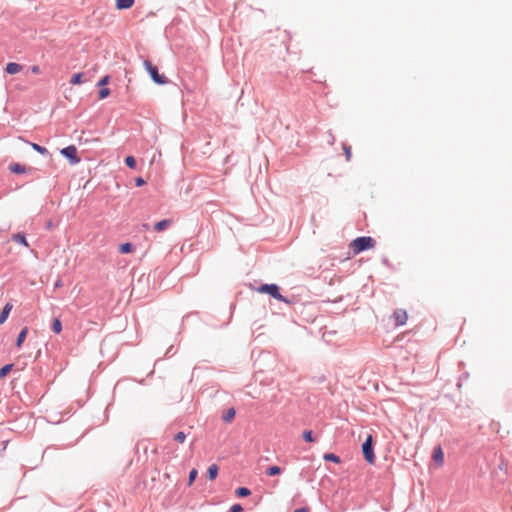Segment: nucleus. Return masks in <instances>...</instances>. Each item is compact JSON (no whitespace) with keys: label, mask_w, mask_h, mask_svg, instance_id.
I'll use <instances>...</instances> for the list:
<instances>
[{"label":"nucleus","mask_w":512,"mask_h":512,"mask_svg":"<svg viewBox=\"0 0 512 512\" xmlns=\"http://www.w3.org/2000/svg\"><path fill=\"white\" fill-rule=\"evenodd\" d=\"M375 243V240L370 236H360L354 239L350 246L354 254H359L363 251L373 248Z\"/></svg>","instance_id":"1"},{"label":"nucleus","mask_w":512,"mask_h":512,"mask_svg":"<svg viewBox=\"0 0 512 512\" xmlns=\"http://www.w3.org/2000/svg\"><path fill=\"white\" fill-rule=\"evenodd\" d=\"M258 292L263 293V294H268V295H270L272 298H274L276 300H279V301H282V302H285V303H290V300H288L287 297L283 296L280 293V288H279V286L277 284H274V283L262 284L258 288Z\"/></svg>","instance_id":"2"},{"label":"nucleus","mask_w":512,"mask_h":512,"mask_svg":"<svg viewBox=\"0 0 512 512\" xmlns=\"http://www.w3.org/2000/svg\"><path fill=\"white\" fill-rule=\"evenodd\" d=\"M144 66L154 83L164 85L168 82V79L159 73L157 66L153 65L149 60L144 61Z\"/></svg>","instance_id":"3"},{"label":"nucleus","mask_w":512,"mask_h":512,"mask_svg":"<svg viewBox=\"0 0 512 512\" xmlns=\"http://www.w3.org/2000/svg\"><path fill=\"white\" fill-rule=\"evenodd\" d=\"M362 454L367 463H369V464L375 463L374 445H373V438L371 435H368V437L362 444Z\"/></svg>","instance_id":"4"},{"label":"nucleus","mask_w":512,"mask_h":512,"mask_svg":"<svg viewBox=\"0 0 512 512\" xmlns=\"http://www.w3.org/2000/svg\"><path fill=\"white\" fill-rule=\"evenodd\" d=\"M60 153L72 165L78 164L81 160L80 157L78 156L77 148L74 145H69L67 147L62 148Z\"/></svg>","instance_id":"5"},{"label":"nucleus","mask_w":512,"mask_h":512,"mask_svg":"<svg viewBox=\"0 0 512 512\" xmlns=\"http://www.w3.org/2000/svg\"><path fill=\"white\" fill-rule=\"evenodd\" d=\"M393 318L396 326H402L407 322L408 316L405 310L397 309L393 313Z\"/></svg>","instance_id":"6"},{"label":"nucleus","mask_w":512,"mask_h":512,"mask_svg":"<svg viewBox=\"0 0 512 512\" xmlns=\"http://www.w3.org/2000/svg\"><path fill=\"white\" fill-rule=\"evenodd\" d=\"M432 459L435 461V463L439 466H441L444 462V452L440 445L436 446L432 453Z\"/></svg>","instance_id":"7"},{"label":"nucleus","mask_w":512,"mask_h":512,"mask_svg":"<svg viewBox=\"0 0 512 512\" xmlns=\"http://www.w3.org/2000/svg\"><path fill=\"white\" fill-rule=\"evenodd\" d=\"M12 308H13V304L11 302H7L4 305L2 311L0 312V325L4 324L6 322Z\"/></svg>","instance_id":"8"},{"label":"nucleus","mask_w":512,"mask_h":512,"mask_svg":"<svg viewBox=\"0 0 512 512\" xmlns=\"http://www.w3.org/2000/svg\"><path fill=\"white\" fill-rule=\"evenodd\" d=\"M23 69V66L18 64V63H15V62H9L6 67H5V71L6 73L10 74V75H14V74H17L19 73L21 70Z\"/></svg>","instance_id":"9"},{"label":"nucleus","mask_w":512,"mask_h":512,"mask_svg":"<svg viewBox=\"0 0 512 512\" xmlns=\"http://www.w3.org/2000/svg\"><path fill=\"white\" fill-rule=\"evenodd\" d=\"M172 223L171 219H163L154 225V230L157 232H161L166 230Z\"/></svg>","instance_id":"10"},{"label":"nucleus","mask_w":512,"mask_h":512,"mask_svg":"<svg viewBox=\"0 0 512 512\" xmlns=\"http://www.w3.org/2000/svg\"><path fill=\"white\" fill-rule=\"evenodd\" d=\"M12 241H14L20 245H23L25 247H29V244L27 242V239H26V236L24 233L19 232V233L13 234Z\"/></svg>","instance_id":"11"},{"label":"nucleus","mask_w":512,"mask_h":512,"mask_svg":"<svg viewBox=\"0 0 512 512\" xmlns=\"http://www.w3.org/2000/svg\"><path fill=\"white\" fill-rule=\"evenodd\" d=\"M27 334H28V328L27 327H24L18 334L17 336V339H16V342H15V346L17 348H21L23 342L25 341L26 337H27Z\"/></svg>","instance_id":"12"},{"label":"nucleus","mask_w":512,"mask_h":512,"mask_svg":"<svg viewBox=\"0 0 512 512\" xmlns=\"http://www.w3.org/2000/svg\"><path fill=\"white\" fill-rule=\"evenodd\" d=\"M135 0H116V8L119 10L129 9L133 6Z\"/></svg>","instance_id":"13"},{"label":"nucleus","mask_w":512,"mask_h":512,"mask_svg":"<svg viewBox=\"0 0 512 512\" xmlns=\"http://www.w3.org/2000/svg\"><path fill=\"white\" fill-rule=\"evenodd\" d=\"M236 415V410L232 407L229 408L223 415L221 416V419L225 423L231 422Z\"/></svg>","instance_id":"14"},{"label":"nucleus","mask_w":512,"mask_h":512,"mask_svg":"<svg viewBox=\"0 0 512 512\" xmlns=\"http://www.w3.org/2000/svg\"><path fill=\"white\" fill-rule=\"evenodd\" d=\"M219 472V468L216 464H212L209 466L207 470V478L209 480H214L217 478Z\"/></svg>","instance_id":"15"},{"label":"nucleus","mask_w":512,"mask_h":512,"mask_svg":"<svg viewBox=\"0 0 512 512\" xmlns=\"http://www.w3.org/2000/svg\"><path fill=\"white\" fill-rule=\"evenodd\" d=\"M9 170L15 174H22L26 172V167L20 163H13L9 166Z\"/></svg>","instance_id":"16"},{"label":"nucleus","mask_w":512,"mask_h":512,"mask_svg":"<svg viewBox=\"0 0 512 512\" xmlns=\"http://www.w3.org/2000/svg\"><path fill=\"white\" fill-rule=\"evenodd\" d=\"M119 251L122 254H128L134 251V245L130 242L120 244Z\"/></svg>","instance_id":"17"},{"label":"nucleus","mask_w":512,"mask_h":512,"mask_svg":"<svg viewBox=\"0 0 512 512\" xmlns=\"http://www.w3.org/2000/svg\"><path fill=\"white\" fill-rule=\"evenodd\" d=\"M235 495L239 498H245L251 495V490L248 489L247 487H238L235 490Z\"/></svg>","instance_id":"18"},{"label":"nucleus","mask_w":512,"mask_h":512,"mask_svg":"<svg viewBox=\"0 0 512 512\" xmlns=\"http://www.w3.org/2000/svg\"><path fill=\"white\" fill-rule=\"evenodd\" d=\"M302 438L305 442L314 443L316 442V437L312 430H305L302 434Z\"/></svg>","instance_id":"19"},{"label":"nucleus","mask_w":512,"mask_h":512,"mask_svg":"<svg viewBox=\"0 0 512 512\" xmlns=\"http://www.w3.org/2000/svg\"><path fill=\"white\" fill-rule=\"evenodd\" d=\"M323 459L325 461L333 462V463H336V464H339L341 462L340 457L338 455L334 454V453H325L323 455Z\"/></svg>","instance_id":"20"},{"label":"nucleus","mask_w":512,"mask_h":512,"mask_svg":"<svg viewBox=\"0 0 512 512\" xmlns=\"http://www.w3.org/2000/svg\"><path fill=\"white\" fill-rule=\"evenodd\" d=\"M31 147L33 148V150H35L36 152H38L39 154L41 155H48L49 154V151L46 147L44 146H41L37 143H30Z\"/></svg>","instance_id":"21"},{"label":"nucleus","mask_w":512,"mask_h":512,"mask_svg":"<svg viewBox=\"0 0 512 512\" xmlns=\"http://www.w3.org/2000/svg\"><path fill=\"white\" fill-rule=\"evenodd\" d=\"M84 78V73H76L74 74L71 79H70V83L72 85H78V84H81L84 82L83 80Z\"/></svg>","instance_id":"22"},{"label":"nucleus","mask_w":512,"mask_h":512,"mask_svg":"<svg viewBox=\"0 0 512 512\" xmlns=\"http://www.w3.org/2000/svg\"><path fill=\"white\" fill-rule=\"evenodd\" d=\"M281 472H282V468L279 466H276V465L270 466L266 470V474L268 476H276V475L281 474Z\"/></svg>","instance_id":"23"},{"label":"nucleus","mask_w":512,"mask_h":512,"mask_svg":"<svg viewBox=\"0 0 512 512\" xmlns=\"http://www.w3.org/2000/svg\"><path fill=\"white\" fill-rule=\"evenodd\" d=\"M51 329L55 334H59L62 331V323L58 318H55L52 322Z\"/></svg>","instance_id":"24"},{"label":"nucleus","mask_w":512,"mask_h":512,"mask_svg":"<svg viewBox=\"0 0 512 512\" xmlns=\"http://www.w3.org/2000/svg\"><path fill=\"white\" fill-rule=\"evenodd\" d=\"M13 368V364H6L0 368V379L6 377Z\"/></svg>","instance_id":"25"},{"label":"nucleus","mask_w":512,"mask_h":512,"mask_svg":"<svg viewBox=\"0 0 512 512\" xmlns=\"http://www.w3.org/2000/svg\"><path fill=\"white\" fill-rule=\"evenodd\" d=\"M124 162H125L126 166L129 167L130 169H135L137 166L136 159L131 155L127 156L125 158Z\"/></svg>","instance_id":"26"},{"label":"nucleus","mask_w":512,"mask_h":512,"mask_svg":"<svg viewBox=\"0 0 512 512\" xmlns=\"http://www.w3.org/2000/svg\"><path fill=\"white\" fill-rule=\"evenodd\" d=\"M110 89L106 87H101L98 92L99 99H105L110 95Z\"/></svg>","instance_id":"27"},{"label":"nucleus","mask_w":512,"mask_h":512,"mask_svg":"<svg viewBox=\"0 0 512 512\" xmlns=\"http://www.w3.org/2000/svg\"><path fill=\"white\" fill-rule=\"evenodd\" d=\"M197 475H198L197 470H196L195 468H193V469L189 472V476H188V485H192V483L196 480Z\"/></svg>","instance_id":"28"},{"label":"nucleus","mask_w":512,"mask_h":512,"mask_svg":"<svg viewBox=\"0 0 512 512\" xmlns=\"http://www.w3.org/2000/svg\"><path fill=\"white\" fill-rule=\"evenodd\" d=\"M186 439V434L183 431H180L175 434L174 440L179 443H183Z\"/></svg>","instance_id":"29"},{"label":"nucleus","mask_w":512,"mask_h":512,"mask_svg":"<svg viewBox=\"0 0 512 512\" xmlns=\"http://www.w3.org/2000/svg\"><path fill=\"white\" fill-rule=\"evenodd\" d=\"M343 150L347 161L351 159V147L347 144H343Z\"/></svg>","instance_id":"30"},{"label":"nucleus","mask_w":512,"mask_h":512,"mask_svg":"<svg viewBox=\"0 0 512 512\" xmlns=\"http://www.w3.org/2000/svg\"><path fill=\"white\" fill-rule=\"evenodd\" d=\"M109 81H110V77L108 75H105L98 81L97 86L104 87L105 85H107L109 83Z\"/></svg>","instance_id":"31"},{"label":"nucleus","mask_w":512,"mask_h":512,"mask_svg":"<svg viewBox=\"0 0 512 512\" xmlns=\"http://www.w3.org/2000/svg\"><path fill=\"white\" fill-rule=\"evenodd\" d=\"M243 507L240 504H234L230 508V512H242Z\"/></svg>","instance_id":"32"},{"label":"nucleus","mask_w":512,"mask_h":512,"mask_svg":"<svg viewBox=\"0 0 512 512\" xmlns=\"http://www.w3.org/2000/svg\"><path fill=\"white\" fill-rule=\"evenodd\" d=\"M145 184H146V181H145L142 177H137V178L135 179V185H136L137 187H142V186H143V185H145Z\"/></svg>","instance_id":"33"},{"label":"nucleus","mask_w":512,"mask_h":512,"mask_svg":"<svg viewBox=\"0 0 512 512\" xmlns=\"http://www.w3.org/2000/svg\"><path fill=\"white\" fill-rule=\"evenodd\" d=\"M31 72H32V73H34V74H38V73H40V67H39V66H37V65H33V66L31 67Z\"/></svg>","instance_id":"34"},{"label":"nucleus","mask_w":512,"mask_h":512,"mask_svg":"<svg viewBox=\"0 0 512 512\" xmlns=\"http://www.w3.org/2000/svg\"><path fill=\"white\" fill-rule=\"evenodd\" d=\"M308 511H309L308 507H301V508L294 510V512H308Z\"/></svg>","instance_id":"35"},{"label":"nucleus","mask_w":512,"mask_h":512,"mask_svg":"<svg viewBox=\"0 0 512 512\" xmlns=\"http://www.w3.org/2000/svg\"><path fill=\"white\" fill-rule=\"evenodd\" d=\"M55 286H56V287L60 286V282H59V281H57V282L55 283Z\"/></svg>","instance_id":"36"}]
</instances>
